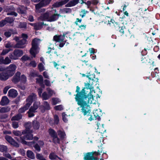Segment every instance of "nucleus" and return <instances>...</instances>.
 <instances>
[{
  "instance_id": "obj_20",
  "label": "nucleus",
  "mask_w": 160,
  "mask_h": 160,
  "mask_svg": "<svg viewBox=\"0 0 160 160\" xmlns=\"http://www.w3.org/2000/svg\"><path fill=\"white\" fill-rule=\"evenodd\" d=\"M43 26H46L43 22H39L37 24H35L34 25V29L36 30H38L41 29Z\"/></svg>"
},
{
  "instance_id": "obj_1",
  "label": "nucleus",
  "mask_w": 160,
  "mask_h": 160,
  "mask_svg": "<svg viewBox=\"0 0 160 160\" xmlns=\"http://www.w3.org/2000/svg\"><path fill=\"white\" fill-rule=\"evenodd\" d=\"M92 89H88L83 90L84 95L82 98L80 108H81V112L84 116L90 115L91 110L89 104L92 103L93 99V96L91 93Z\"/></svg>"
},
{
  "instance_id": "obj_27",
  "label": "nucleus",
  "mask_w": 160,
  "mask_h": 160,
  "mask_svg": "<svg viewBox=\"0 0 160 160\" xmlns=\"http://www.w3.org/2000/svg\"><path fill=\"white\" fill-rule=\"evenodd\" d=\"M57 132L60 139L61 140H63L66 136V134L65 132L62 131L61 130H59Z\"/></svg>"
},
{
  "instance_id": "obj_41",
  "label": "nucleus",
  "mask_w": 160,
  "mask_h": 160,
  "mask_svg": "<svg viewBox=\"0 0 160 160\" xmlns=\"http://www.w3.org/2000/svg\"><path fill=\"white\" fill-rule=\"evenodd\" d=\"M24 8H21L18 9V12L22 14H26V9L24 7Z\"/></svg>"
},
{
  "instance_id": "obj_49",
  "label": "nucleus",
  "mask_w": 160,
  "mask_h": 160,
  "mask_svg": "<svg viewBox=\"0 0 160 160\" xmlns=\"http://www.w3.org/2000/svg\"><path fill=\"white\" fill-rule=\"evenodd\" d=\"M54 109L56 111H61L63 109V108L62 105H59L55 106Z\"/></svg>"
},
{
  "instance_id": "obj_59",
  "label": "nucleus",
  "mask_w": 160,
  "mask_h": 160,
  "mask_svg": "<svg viewBox=\"0 0 160 160\" xmlns=\"http://www.w3.org/2000/svg\"><path fill=\"white\" fill-rule=\"evenodd\" d=\"M5 47L7 48H14V45H13L12 44H11L10 42H8L7 43L5 46Z\"/></svg>"
},
{
  "instance_id": "obj_57",
  "label": "nucleus",
  "mask_w": 160,
  "mask_h": 160,
  "mask_svg": "<svg viewBox=\"0 0 160 160\" xmlns=\"http://www.w3.org/2000/svg\"><path fill=\"white\" fill-rule=\"evenodd\" d=\"M47 90L48 92V95H49V97H51L53 95V91L49 88H48Z\"/></svg>"
},
{
  "instance_id": "obj_52",
  "label": "nucleus",
  "mask_w": 160,
  "mask_h": 160,
  "mask_svg": "<svg viewBox=\"0 0 160 160\" xmlns=\"http://www.w3.org/2000/svg\"><path fill=\"white\" fill-rule=\"evenodd\" d=\"M10 144L15 148H18L19 147V145L14 139L11 143Z\"/></svg>"
},
{
  "instance_id": "obj_44",
  "label": "nucleus",
  "mask_w": 160,
  "mask_h": 160,
  "mask_svg": "<svg viewBox=\"0 0 160 160\" xmlns=\"http://www.w3.org/2000/svg\"><path fill=\"white\" fill-rule=\"evenodd\" d=\"M52 104L53 105H56L60 102L59 99L58 98H52Z\"/></svg>"
},
{
  "instance_id": "obj_64",
  "label": "nucleus",
  "mask_w": 160,
  "mask_h": 160,
  "mask_svg": "<svg viewBox=\"0 0 160 160\" xmlns=\"http://www.w3.org/2000/svg\"><path fill=\"white\" fill-rule=\"evenodd\" d=\"M29 64L33 68H35L37 66V63L35 61H32L30 62Z\"/></svg>"
},
{
  "instance_id": "obj_22",
  "label": "nucleus",
  "mask_w": 160,
  "mask_h": 160,
  "mask_svg": "<svg viewBox=\"0 0 160 160\" xmlns=\"http://www.w3.org/2000/svg\"><path fill=\"white\" fill-rule=\"evenodd\" d=\"M79 0H72L66 4L65 7H68L74 6L78 3Z\"/></svg>"
},
{
  "instance_id": "obj_53",
  "label": "nucleus",
  "mask_w": 160,
  "mask_h": 160,
  "mask_svg": "<svg viewBox=\"0 0 160 160\" xmlns=\"http://www.w3.org/2000/svg\"><path fill=\"white\" fill-rule=\"evenodd\" d=\"M10 144L15 148H18L19 147V145L14 139L11 143Z\"/></svg>"
},
{
  "instance_id": "obj_61",
  "label": "nucleus",
  "mask_w": 160,
  "mask_h": 160,
  "mask_svg": "<svg viewBox=\"0 0 160 160\" xmlns=\"http://www.w3.org/2000/svg\"><path fill=\"white\" fill-rule=\"evenodd\" d=\"M7 23L5 19H4L2 20L0 22V27H3Z\"/></svg>"
},
{
  "instance_id": "obj_14",
  "label": "nucleus",
  "mask_w": 160,
  "mask_h": 160,
  "mask_svg": "<svg viewBox=\"0 0 160 160\" xmlns=\"http://www.w3.org/2000/svg\"><path fill=\"white\" fill-rule=\"evenodd\" d=\"M24 126L25 129L22 131V134H24L25 133L27 132H32V130H31L32 125L30 122H25Z\"/></svg>"
},
{
  "instance_id": "obj_25",
  "label": "nucleus",
  "mask_w": 160,
  "mask_h": 160,
  "mask_svg": "<svg viewBox=\"0 0 160 160\" xmlns=\"http://www.w3.org/2000/svg\"><path fill=\"white\" fill-rule=\"evenodd\" d=\"M27 157L32 159H35V154L34 153L31 151L28 150L26 153Z\"/></svg>"
},
{
  "instance_id": "obj_12",
  "label": "nucleus",
  "mask_w": 160,
  "mask_h": 160,
  "mask_svg": "<svg viewBox=\"0 0 160 160\" xmlns=\"http://www.w3.org/2000/svg\"><path fill=\"white\" fill-rule=\"evenodd\" d=\"M36 94L33 93L29 95L26 100L27 102L26 105L30 107L33 101L36 98Z\"/></svg>"
},
{
  "instance_id": "obj_43",
  "label": "nucleus",
  "mask_w": 160,
  "mask_h": 160,
  "mask_svg": "<svg viewBox=\"0 0 160 160\" xmlns=\"http://www.w3.org/2000/svg\"><path fill=\"white\" fill-rule=\"evenodd\" d=\"M54 124L56 125H58V124L59 121V119L58 116L57 114L54 115Z\"/></svg>"
},
{
  "instance_id": "obj_39",
  "label": "nucleus",
  "mask_w": 160,
  "mask_h": 160,
  "mask_svg": "<svg viewBox=\"0 0 160 160\" xmlns=\"http://www.w3.org/2000/svg\"><path fill=\"white\" fill-rule=\"evenodd\" d=\"M8 150L7 146L0 144V151L2 152H6Z\"/></svg>"
},
{
  "instance_id": "obj_3",
  "label": "nucleus",
  "mask_w": 160,
  "mask_h": 160,
  "mask_svg": "<svg viewBox=\"0 0 160 160\" xmlns=\"http://www.w3.org/2000/svg\"><path fill=\"white\" fill-rule=\"evenodd\" d=\"M110 23L109 24L112 23L114 26L115 29L117 31H118L121 33L122 35H123L124 33L125 30L126 29L125 27L122 23L119 24L118 22H116L115 20L112 19H111L110 21Z\"/></svg>"
},
{
  "instance_id": "obj_11",
  "label": "nucleus",
  "mask_w": 160,
  "mask_h": 160,
  "mask_svg": "<svg viewBox=\"0 0 160 160\" xmlns=\"http://www.w3.org/2000/svg\"><path fill=\"white\" fill-rule=\"evenodd\" d=\"M92 113L90 112V115H86L87 116L89 117L88 119L90 121H91L92 120H94V118H95V120H100V116L101 113L100 112V111L98 110H95L93 112V114L94 117H93Z\"/></svg>"
},
{
  "instance_id": "obj_50",
  "label": "nucleus",
  "mask_w": 160,
  "mask_h": 160,
  "mask_svg": "<svg viewBox=\"0 0 160 160\" xmlns=\"http://www.w3.org/2000/svg\"><path fill=\"white\" fill-rule=\"evenodd\" d=\"M44 105H43L44 107L47 110H48L50 109V107L49 104L48 103L47 101H44Z\"/></svg>"
},
{
  "instance_id": "obj_19",
  "label": "nucleus",
  "mask_w": 160,
  "mask_h": 160,
  "mask_svg": "<svg viewBox=\"0 0 160 160\" xmlns=\"http://www.w3.org/2000/svg\"><path fill=\"white\" fill-rule=\"evenodd\" d=\"M9 102V100L7 96L2 97L0 101V103L2 106H5L8 105Z\"/></svg>"
},
{
  "instance_id": "obj_21",
  "label": "nucleus",
  "mask_w": 160,
  "mask_h": 160,
  "mask_svg": "<svg viewBox=\"0 0 160 160\" xmlns=\"http://www.w3.org/2000/svg\"><path fill=\"white\" fill-rule=\"evenodd\" d=\"M49 13L48 12H46L41 15L39 17L40 20L42 21H46L49 19Z\"/></svg>"
},
{
  "instance_id": "obj_23",
  "label": "nucleus",
  "mask_w": 160,
  "mask_h": 160,
  "mask_svg": "<svg viewBox=\"0 0 160 160\" xmlns=\"http://www.w3.org/2000/svg\"><path fill=\"white\" fill-rule=\"evenodd\" d=\"M64 40V39L62 38V35H56L53 37V40L56 42H62Z\"/></svg>"
},
{
  "instance_id": "obj_58",
  "label": "nucleus",
  "mask_w": 160,
  "mask_h": 160,
  "mask_svg": "<svg viewBox=\"0 0 160 160\" xmlns=\"http://www.w3.org/2000/svg\"><path fill=\"white\" fill-rule=\"evenodd\" d=\"M43 3L44 4V7H45L47 5H49L50 3L52 1V0H43Z\"/></svg>"
},
{
  "instance_id": "obj_48",
  "label": "nucleus",
  "mask_w": 160,
  "mask_h": 160,
  "mask_svg": "<svg viewBox=\"0 0 160 160\" xmlns=\"http://www.w3.org/2000/svg\"><path fill=\"white\" fill-rule=\"evenodd\" d=\"M11 50H12L10 49H4L2 50L0 55L1 56L4 55L8 53Z\"/></svg>"
},
{
  "instance_id": "obj_51",
  "label": "nucleus",
  "mask_w": 160,
  "mask_h": 160,
  "mask_svg": "<svg viewBox=\"0 0 160 160\" xmlns=\"http://www.w3.org/2000/svg\"><path fill=\"white\" fill-rule=\"evenodd\" d=\"M11 62V60L8 57H6L4 59V64H8Z\"/></svg>"
},
{
  "instance_id": "obj_13",
  "label": "nucleus",
  "mask_w": 160,
  "mask_h": 160,
  "mask_svg": "<svg viewBox=\"0 0 160 160\" xmlns=\"http://www.w3.org/2000/svg\"><path fill=\"white\" fill-rule=\"evenodd\" d=\"M27 42V40L25 39H22L20 40L14 45V48H23L24 47L23 45L26 44Z\"/></svg>"
},
{
  "instance_id": "obj_24",
  "label": "nucleus",
  "mask_w": 160,
  "mask_h": 160,
  "mask_svg": "<svg viewBox=\"0 0 160 160\" xmlns=\"http://www.w3.org/2000/svg\"><path fill=\"white\" fill-rule=\"evenodd\" d=\"M40 124L39 122L37 120L33 121L32 122V126L35 130H38L40 128Z\"/></svg>"
},
{
  "instance_id": "obj_62",
  "label": "nucleus",
  "mask_w": 160,
  "mask_h": 160,
  "mask_svg": "<svg viewBox=\"0 0 160 160\" xmlns=\"http://www.w3.org/2000/svg\"><path fill=\"white\" fill-rule=\"evenodd\" d=\"M18 126V122H12V127L14 128H17Z\"/></svg>"
},
{
  "instance_id": "obj_26",
  "label": "nucleus",
  "mask_w": 160,
  "mask_h": 160,
  "mask_svg": "<svg viewBox=\"0 0 160 160\" xmlns=\"http://www.w3.org/2000/svg\"><path fill=\"white\" fill-rule=\"evenodd\" d=\"M30 107L26 105L25 104L23 107L20 108L18 110V112L20 113H23L25 112V111L28 110Z\"/></svg>"
},
{
  "instance_id": "obj_15",
  "label": "nucleus",
  "mask_w": 160,
  "mask_h": 160,
  "mask_svg": "<svg viewBox=\"0 0 160 160\" xmlns=\"http://www.w3.org/2000/svg\"><path fill=\"white\" fill-rule=\"evenodd\" d=\"M21 74V73L20 72H17L13 77L12 81L15 84L18 82L20 80Z\"/></svg>"
},
{
  "instance_id": "obj_5",
  "label": "nucleus",
  "mask_w": 160,
  "mask_h": 160,
  "mask_svg": "<svg viewBox=\"0 0 160 160\" xmlns=\"http://www.w3.org/2000/svg\"><path fill=\"white\" fill-rule=\"evenodd\" d=\"M39 39L37 38L33 39L32 42V48L30 50V53L34 58L36 57V51L38 48V41Z\"/></svg>"
},
{
  "instance_id": "obj_2",
  "label": "nucleus",
  "mask_w": 160,
  "mask_h": 160,
  "mask_svg": "<svg viewBox=\"0 0 160 160\" xmlns=\"http://www.w3.org/2000/svg\"><path fill=\"white\" fill-rule=\"evenodd\" d=\"M102 149L101 148L100 150H98L97 151L88 152L86 154L83 159L84 160H99L98 156L102 152Z\"/></svg>"
},
{
  "instance_id": "obj_63",
  "label": "nucleus",
  "mask_w": 160,
  "mask_h": 160,
  "mask_svg": "<svg viewBox=\"0 0 160 160\" xmlns=\"http://www.w3.org/2000/svg\"><path fill=\"white\" fill-rule=\"evenodd\" d=\"M15 138L19 142H21L22 144H24L22 142V136L20 137H15Z\"/></svg>"
},
{
  "instance_id": "obj_40",
  "label": "nucleus",
  "mask_w": 160,
  "mask_h": 160,
  "mask_svg": "<svg viewBox=\"0 0 160 160\" xmlns=\"http://www.w3.org/2000/svg\"><path fill=\"white\" fill-rule=\"evenodd\" d=\"M42 97L43 100H47L50 98L46 92H44L42 93Z\"/></svg>"
},
{
  "instance_id": "obj_33",
  "label": "nucleus",
  "mask_w": 160,
  "mask_h": 160,
  "mask_svg": "<svg viewBox=\"0 0 160 160\" xmlns=\"http://www.w3.org/2000/svg\"><path fill=\"white\" fill-rule=\"evenodd\" d=\"M87 77L88 78V79L90 80H92V81H94L95 79V75L94 73H92L90 72L88 75H87Z\"/></svg>"
},
{
  "instance_id": "obj_36",
  "label": "nucleus",
  "mask_w": 160,
  "mask_h": 160,
  "mask_svg": "<svg viewBox=\"0 0 160 160\" xmlns=\"http://www.w3.org/2000/svg\"><path fill=\"white\" fill-rule=\"evenodd\" d=\"M38 77L39 78H36V82L39 84L43 81V78L42 76L41 75H38Z\"/></svg>"
},
{
  "instance_id": "obj_32",
  "label": "nucleus",
  "mask_w": 160,
  "mask_h": 160,
  "mask_svg": "<svg viewBox=\"0 0 160 160\" xmlns=\"http://www.w3.org/2000/svg\"><path fill=\"white\" fill-rule=\"evenodd\" d=\"M11 108L9 107H2L0 109V113H6L9 112Z\"/></svg>"
},
{
  "instance_id": "obj_4",
  "label": "nucleus",
  "mask_w": 160,
  "mask_h": 160,
  "mask_svg": "<svg viewBox=\"0 0 160 160\" xmlns=\"http://www.w3.org/2000/svg\"><path fill=\"white\" fill-rule=\"evenodd\" d=\"M84 89H82L80 91V88L78 86L76 87V92L77 93L75 95V98L76 101L77 102V103L78 105L80 106L81 102L82 101V98L84 95Z\"/></svg>"
},
{
  "instance_id": "obj_16",
  "label": "nucleus",
  "mask_w": 160,
  "mask_h": 160,
  "mask_svg": "<svg viewBox=\"0 0 160 160\" xmlns=\"http://www.w3.org/2000/svg\"><path fill=\"white\" fill-rule=\"evenodd\" d=\"M69 0H64L60 2H57L53 4L52 6L54 8H57L62 6L67 3Z\"/></svg>"
},
{
  "instance_id": "obj_54",
  "label": "nucleus",
  "mask_w": 160,
  "mask_h": 160,
  "mask_svg": "<svg viewBox=\"0 0 160 160\" xmlns=\"http://www.w3.org/2000/svg\"><path fill=\"white\" fill-rule=\"evenodd\" d=\"M62 115L63 121L64 122H67L68 120L66 117V116L67 115L66 114L65 112H63L62 114Z\"/></svg>"
},
{
  "instance_id": "obj_35",
  "label": "nucleus",
  "mask_w": 160,
  "mask_h": 160,
  "mask_svg": "<svg viewBox=\"0 0 160 160\" xmlns=\"http://www.w3.org/2000/svg\"><path fill=\"white\" fill-rule=\"evenodd\" d=\"M43 0L41 1L39 3L35 5V8L37 10H38L41 8L44 7L43 3Z\"/></svg>"
},
{
  "instance_id": "obj_9",
  "label": "nucleus",
  "mask_w": 160,
  "mask_h": 160,
  "mask_svg": "<svg viewBox=\"0 0 160 160\" xmlns=\"http://www.w3.org/2000/svg\"><path fill=\"white\" fill-rule=\"evenodd\" d=\"M137 22L139 24H146L150 21L149 16L147 17H138L137 16H134Z\"/></svg>"
},
{
  "instance_id": "obj_37",
  "label": "nucleus",
  "mask_w": 160,
  "mask_h": 160,
  "mask_svg": "<svg viewBox=\"0 0 160 160\" xmlns=\"http://www.w3.org/2000/svg\"><path fill=\"white\" fill-rule=\"evenodd\" d=\"M27 24L26 22H21L19 23L18 28H26Z\"/></svg>"
},
{
  "instance_id": "obj_10",
  "label": "nucleus",
  "mask_w": 160,
  "mask_h": 160,
  "mask_svg": "<svg viewBox=\"0 0 160 160\" xmlns=\"http://www.w3.org/2000/svg\"><path fill=\"white\" fill-rule=\"evenodd\" d=\"M32 132H27L23 134L22 136V142L25 145H28V142L25 141V140H31L33 139V135L32 134Z\"/></svg>"
},
{
  "instance_id": "obj_31",
  "label": "nucleus",
  "mask_w": 160,
  "mask_h": 160,
  "mask_svg": "<svg viewBox=\"0 0 160 160\" xmlns=\"http://www.w3.org/2000/svg\"><path fill=\"white\" fill-rule=\"evenodd\" d=\"M90 83V81H89V82L84 83L85 87L83 89H84V90H85V89H92L93 88V86H92L93 83ZM92 83H93V82H92Z\"/></svg>"
},
{
  "instance_id": "obj_18",
  "label": "nucleus",
  "mask_w": 160,
  "mask_h": 160,
  "mask_svg": "<svg viewBox=\"0 0 160 160\" xmlns=\"http://www.w3.org/2000/svg\"><path fill=\"white\" fill-rule=\"evenodd\" d=\"M10 78L7 73L4 72L0 73V80L3 81H5Z\"/></svg>"
},
{
  "instance_id": "obj_56",
  "label": "nucleus",
  "mask_w": 160,
  "mask_h": 160,
  "mask_svg": "<svg viewBox=\"0 0 160 160\" xmlns=\"http://www.w3.org/2000/svg\"><path fill=\"white\" fill-rule=\"evenodd\" d=\"M13 133L15 136H20V137L21 136V135H22V132H21L20 131H13Z\"/></svg>"
},
{
  "instance_id": "obj_7",
  "label": "nucleus",
  "mask_w": 160,
  "mask_h": 160,
  "mask_svg": "<svg viewBox=\"0 0 160 160\" xmlns=\"http://www.w3.org/2000/svg\"><path fill=\"white\" fill-rule=\"evenodd\" d=\"M48 132L49 135L52 138V142L54 143H60V139L58 137L57 132L54 129L49 128L48 129Z\"/></svg>"
},
{
  "instance_id": "obj_47",
  "label": "nucleus",
  "mask_w": 160,
  "mask_h": 160,
  "mask_svg": "<svg viewBox=\"0 0 160 160\" xmlns=\"http://www.w3.org/2000/svg\"><path fill=\"white\" fill-rule=\"evenodd\" d=\"M38 67L40 72H41L44 70V66L42 63H40Z\"/></svg>"
},
{
  "instance_id": "obj_42",
  "label": "nucleus",
  "mask_w": 160,
  "mask_h": 160,
  "mask_svg": "<svg viewBox=\"0 0 160 160\" xmlns=\"http://www.w3.org/2000/svg\"><path fill=\"white\" fill-rule=\"evenodd\" d=\"M5 139L10 144L12 143V141L14 140L11 136L8 135H6L5 136Z\"/></svg>"
},
{
  "instance_id": "obj_8",
  "label": "nucleus",
  "mask_w": 160,
  "mask_h": 160,
  "mask_svg": "<svg viewBox=\"0 0 160 160\" xmlns=\"http://www.w3.org/2000/svg\"><path fill=\"white\" fill-rule=\"evenodd\" d=\"M17 67L15 64H11L8 66L6 67L5 71L10 77L13 76L15 73Z\"/></svg>"
},
{
  "instance_id": "obj_55",
  "label": "nucleus",
  "mask_w": 160,
  "mask_h": 160,
  "mask_svg": "<svg viewBox=\"0 0 160 160\" xmlns=\"http://www.w3.org/2000/svg\"><path fill=\"white\" fill-rule=\"evenodd\" d=\"M141 61L142 63L147 64L148 63H149L150 62H148V59L145 57H142L141 58Z\"/></svg>"
},
{
  "instance_id": "obj_29",
  "label": "nucleus",
  "mask_w": 160,
  "mask_h": 160,
  "mask_svg": "<svg viewBox=\"0 0 160 160\" xmlns=\"http://www.w3.org/2000/svg\"><path fill=\"white\" fill-rule=\"evenodd\" d=\"M10 9L13 11H11L9 12L8 13L7 15L14 16V17H15L17 16L18 14L16 12H15L14 11L15 10V9L14 7H11L10 8Z\"/></svg>"
},
{
  "instance_id": "obj_60",
  "label": "nucleus",
  "mask_w": 160,
  "mask_h": 160,
  "mask_svg": "<svg viewBox=\"0 0 160 160\" xmlns=\"http://www.w3.org/2000/svg\"><path fill=\"white\" fill-rule=\"evenodd\" d=\"M7 23L5 19H4L2 20L0 22V27H3Z\"/></svg>"
},
{
  "instance_id": "obj_30",
  "label": "nucleus",
  "mask_w": 160,
  "mask_h": 160,
  "mask_svg": "<svg viewBox=\"0 0 160 160\" xmlns=\"http://www.w3.org/2000/svg\"><path fill=\"white\" fill-rule=\"evenodd\" d=\"M7 24H11L13 23L15 20V18L12 17H7L5 18Z\"/></svg>"
},
{
  "instance_id": "obj_17",
  "label": "nucleus",
  "mask_w": 160,
  "mask_h": 160,
  "mask_svg": "<svg viewBox=\"0 0 160 160\" xmlns=\"http://www.w3.org/2000/svg\"><path fill=\"white\" fill-rule=\"evenodd\" d=\"M18 95V93L17 90L13 89H10L8 92V96L9 97L14 98Z\"/></svg>"
},
{
  "instance_id": "obj_38",
  "label": "nucleus",
  "mask_w": 160,
  "mask_h": 160,
  "mask_svg": "<svg viewBox=\"0 0 160 160\" xmlns=\"http://www.w3.org/2000/svg\"><path fill=\"white\" fill-rule=\"evenodd\" d=\"M21 82L23 84H25L27 81L26 77L24 74L22 75L20 77Z\"/></svg>"
},
{
  "instance_id": "obj_45",
  "label": "nucleus",
  "mask_w": 160,
  "mask_h": 160,
  "mask_svg": "<svg viewBox=\"0 0 160 160\" xmlns=\"http://www.w3.org/2000/svg\"><path fill=\"white\" fill-rule=\"evenodd\" d=\"M33 147L35 150L38 152H40L41 150L40 146L39 145L38 143H36L34 146Z\"/></svg>"
},
{
  "instance_id": "obj_46",
  "label": "nucleus",
  "mask_w": 160,
  "mask_h": 160,
  "mask_svg": "<svg viewBox=\"0 0 160 160\" xmlns=\"http://www.w3.org/2000/svg\"><path fill=\"white\" fill-rule=\"evenodd\" d=\"M22 62H25L28 60H31L30 58L27 55L23 56L21 59Z\"/></svg>"
},
{
  "instance_id": "obj_6",
  "label": "nucleus",
  "mask_w": 160,
  "mask_h": 160,
  "mask_svg": "<svg viewBox=\"0 0 160 160\" xmlns=\"http://www.w3.org/2000/svg\"><path fill=\"white\" fill-rule=\"evenodd\" d=\"M23 54V52L22 50L16 49L12 53L9 54V56L10 59L16 60L18 59L19 57L22 56Z\"/></svg>"
},
{
  "instance_id": "obj_28",
  "label": "nucleus",
  "mask_w": 160,
  "mask_h": 160,
  "mask_svg": "<svg viewBox=\"0 0 160 160\" xmlns=\"http://www.w3.org/2000/svg\"><path fill=\"white\" fill-rule=\"evenodd\" d=\"M58 18V17L57 16V14H54L49 17L48 21L50 22L55 21L57 20Z\"/></svg>"
},
{
  "instance_id": "obj_34",
  "label": "nucleus",
  "mask_w": 160,
  "mask_h": 160,
  "mask_svg": "<svg viewBox=\"0 0 160 160\" xmlns=\"http://www.w3.org/2000/svg\"><path fill=\"white\" fill-rule=\"evenodd\" d=\"M22 115L19 113L12 117V120L18 121L22 119Z\"/></svg>"
}]
</instances>
